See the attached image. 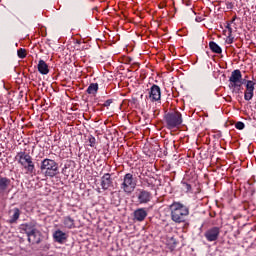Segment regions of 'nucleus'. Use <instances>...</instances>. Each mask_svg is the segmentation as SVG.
Wrapping results in <instances>:
<instances>
[{
  "label": "nucleus",
  "mask_w": 256,
  "mask_h": 256,
  "mask_svg": "<svg viewBox=\"0 0 256 256\" xmlns=\"http://www.w3.org/2000/svg\"><path fill=\"white\" fill-rule=\"evenodd\" d=\"M170 217L171 220L174 223H185L187 221V217H189V206L181 203V202H176L174 201L170 206Z\"/></svg>",
  "instance_id": "f257e3e1"
},
{
  "label": "nucleus",
  "mask_w": 256,
  "mask_h": 256,
  "mask_svg": "<svg viewBox=\"0 0 256 256\" xmlns=\"http://www.w3.org/2000/svg\"><path fill=\"white\" fill-rule=\"evenodd\" d=\"M40 171L45 177H57L59 175V163L53 159L46 158L41 161Z\"/></svg>",
  "instance_id": "f03ea898"
},
{
  "label": "nucleus",
  "mask_w": 256,
  "mask_h": 256,
  "mask_svg": "<svg viewBox=\"0 0 256 256\" xmlns=\"http://www.w3.org/2000/svg\"><path fill=\"white\" fill-rule=\"evenodd\" d=\"M15 159L28 173H35V163L33 162V157L25 151L18 152Z\"/></svg>",
  "instance_id": "7ed1b4c3"
},
{
  "label": "nucleus",
  "mask_w": 256,
  "mask_h": 256,
  "mask_svg": "<svg viewBox=\"0 0 256 256\" xmlns=\"http://www.w3.org/2000/svg\"><path fill=\"white\" fill-rule=\"evenodd\" d=\"M167 129H177L183 123V115L179 111L169 112L164 115Z\"/></svg>",
  "instance_id": "20e7f679"
},
{
  "label": "nucleus",
  "mask_w": 256,
  "mask_h": 256,
  "mask_svg": "<svg viewBox=\"0 0 256 256\" xmlns=\"http://www.w3.org/2000/svg\"><path fill=\"white\" fill-rule=\"evenodd\" d=\"M26 237L28 243H30L31 245H40L41 251H49V249H51V244L43 242V233H41V231L39 230H36L35 232L28 234Z\"/></svg>",
  "instance_id": "39448f33"
},
{
  "label": "nucleus",
  "mask_w": 256,
  "mask_h": 256,
  "mask_svg": "<svg viewBox=\"0 0 256 256\" xmlns=\"http://www.w3.org/2000/svg\"><path fill=\"white\" fill-rule=\"evenodd\" d=\"M120 187L124 193H133L137 187V180L133 178V174L127 173L124 175L123 182Z\"/></svg>",
  "instance_id": "423d86ee"
},
{
  "label": "nucleus",
  "mask_w": 256,
  "mask_h": 256,
  "mask_svg": "<svg viewBox=\"0 0 256 256\" xmlns=\"http://www.w3.org/2000/svg\"><path fill=\"white\" fill-rule=\"evenodd\" d=\"M219 235H221V228L217 226H213L205 231L204 237L209 243H213V241H217L219 239Z\"/></svg>",
  "instance_id": "0eeeda50"
},
{
  "label": "nucleus",
  "mask_w": 256,
  "mask_h": 256,
  "mask_svg": "<svg viewBox=\"0 0 256 256\" xmlns=\"http://www.w3.org/2000/svg\"><path fill=\"white\" fill-rule=\"evenodd\" d=\"M38 227L39 223L37 220H31L20 225V229L25 233L26 236L31 235V233H35V231H39Z\"/></svg>",
  "instance_id": "6e6552de"
},
{
  "label": "nucleus",
  "mask_w": 256,
  "mask_h": 256,
  "mask_svg": "<svg viewBox=\"0 0 256 256\" xmlns=\"http://www.w3.org/2000/svg\"><path fill=\"white\" fill-rule=\"evenodd\" d=\"M149 99L152 103H157L161 101V87L159 85L153 84L149 89Z\"/></svg>",
  "instance_id": "1a4fd4ad"
},
{
  "label": "nucleus",
  "mask_w": 256,
  "mask_h": 256,
  "mask_svg": "<svg viewBox=\"0 0 256 256\" xmlns=\"http://www.w3.org/2000/svg\"><path fill=\"white\" fill-rule=\"evenodd\" d=\"M137 199H138V203L140 205H147V203H149L151 201V199H153V196H152L151 192L141 189V190H139Z\"/></svg>",
  "instance_id": "9d476101"
},
{
  "label": "nucleus",
  "mask_w": 256,
  "mask_h": 256,
  "mask_svg": "<svg viewBox=\"0 0 256 256\" xmlns=\"http://www.w3.org/2000/svg\"><path fill=\"white\" fill-rule=\"evenodd\" d=\"M255 92V82L251 80L246 81V90L244 92L245 101H251Z\"/></svg>",
  "instance_id": "9b49d317"
},
{
  "label": "nucleus",
  "mask_w": 256,
  "mask_h": 256,
  "mask_svg": "<svg viewBox=\"0 0 256 256\" xmlns=\"http://www.w3.org/2000/svg\"><path fill=\"white\" fill-rule=\"evenodd\" d=\"M241 79H243V75L241 74V70L236 69L232 71L231 76L229 78L230 83H233L232 87H240Z\"/></svg>",
  "instance_id": "f8f14e48"
},
{
  "label": "nucleus",
  "mask_w": 256,
  "mask_h": 256,
  "mask_svg": "<svg viewBox=\"0 0 256 256\" xmlns=\"http://www.w3.org/2000/svg\"><path fill=\"white\" fill-rule=\"evenodd\" d=\"M9 220L8 223L10 225H13L19 221V218L21 217V210L17 207L12 208L9 210Z\"/></svg>",
  "instance_id": "ddd939ff"
},
{
  "label": "nucleus",
  "mask_w": 256,
  "mask_h": 256,
  "mask_svg": "<svg viewBox=\"0 0 256 256\" xmlns=\"http://www.w3.org/2000/svg\"><path fill=\"white\" fill-rule=\"evenodd\" d=\"M9 187H11V179L0 176V195L9 193Z\"/></svg>",
  "instance_id": "4468645a"
},
{
  "label": "nucleus",
  "mask_w": 256,
  "mask_h": 256,
  "mask_svg": "<svg viewBox=\"0 0 256 256\" xmlns=\"http://www.w3.org/2000/svg\"><path fill=\"white\" fill-rule=\"evenodd\" d=\"M147 209L145 208H138L134 211V221H138L141 223L142 221H145L147 219Z\"/></svg>",
  "instance_id": "2eb2a0df"
},
{
  "label": "nucleus",
  "mask_w": 256,
  "mask_h": 256,
  "mask_svg": "<svg viewBox=\"0 0 256 256\" xmlns=\"http://www.w3.org/2000/svg\"><path fill=\"white\" fill-rule=\"evenodd\" d=\"M113 185V179L111 178V174L106 173L101 177V187L104 191H107L109 187Z\"/></svg>",
  "instance_id": "dca6fc26"
},
{
  "label": "nucleus",
  "mask_w": 256,
  "mask_h": 256,
  "mask_svg": "<svg viewBox=\"0 0 256 256\" xmlns=\"http://www.w3.org/2000/svg\"><path fill=\"white\" fill-rule=\"evenodd\" d=\"M53 239L56 243H65L67 241V234L61 230H56L53 233Z\"/></svg>",
  "instance_id": "f3484780"
},
{
  "label": "nucleus",
  "mask_w": 256,
  "mask_h": 256,
  "mask_svg": "<svg viewBox=\"0 0 256 256\" xmlns=\"http://www.w3.org/2000/svg\"><path fill=\"white\" fill-rule=\"evenodd\" d=\"M62 223L65 229H75V219L71 216L63 217Z\"/></svg>",
  "instance_id": "a211bd4d"
},
{
  "label": "nucleus",
  "mask_w": 256,
  "mask_h": 256,
  "mask_svg": "<svg viewBox=\"0 0 256 256\" xmlns=\"http://www.w3.org/2000/svg\"><path fill=\"white\" fill-rule=\"evenodd\" d=\"M38 71L41 75H49V65L44 60H39Z\"/></svg>",
  "instance_id": "6ab92c4d"
},
{
  "label": "nucleus",
  "mask_w": 256,
  "mask_h": 256,
  "mask_svg": "<svg viewBox=\"0 0 256 256\" xmlns=\"http://www.w3.org/2000/svg\"><path fill=\"white\" fill-rule=\"evenodd\" d=\"M209 48L212 51V53H216L217 55H221V53H223V49H221V46H219L214 41L209 42Z\"/></svg>",
  "instance_id": "aec40b11"
},
{
  "label": "nucleus",
  "mask_w": 256,
  "mask_h": 256,
  "mask_svg": "<svg viewBox=\"0 0 256 256\" xmlns=\"http://www.w3.org/2000/svg\"><path fill=\"white\" fill-rule=\"evenodd\" d=\"M97 91H99V84L91 83L88 86L86 93H88V95H97Z\"/></svg>",
  "instance_id": "412c9836"
},
{
  "label": "nucleus",
  "mask_w": 256,
  "mask_h": 256,
  "mask_svg": "<svg viewBox=\"0 0 256 256\" xmlns=\"http://www.w3.org/2000/svg\"><path fill=\"white\" fill-rule=\"evenodd\" d=\"M181 185H182V189H183V191H185V193H191V191H192L191 184L182 181Z\"/></svg>",
  "instance_id": "4be33fe9"
},
{
  "label": "nucleus",
  "mask_w": 256,
  "mask_h": 256,
  "mask_svg": "<svg viewBox=\"0 0 256 256\" xmlns=\"http://www.w3.org/2000/svg\"><path fill=\"white\" fill-rule=\"evenodd\" d=\"M17 55L19 59H25V57H27V50H25V48H20L17 50Z\"/></svg>",
  "instance_id": "5701e85b"
},
{
  "label": "nucleus",
  "mask_w": 256,
  "mask_h": 256,
  "mask_svg": "<svg viewBox=\"0 0 256 256\" xmlns=\"http://www.w3.org/2000/svg\"><path fill=\"white\" fill-rule=\"evenodd\" d=\"M89 147H95L97 145V139L93 135L88 136Z\"/></svg>",
  "instance_id": "b1692460"
},
{
  "label": "nucleus",
  "mask_w": 256,
  "mask_h": 256,
  "mask_svg": "<svg viewBox=\"0 0 256 256\" xmlns=\"http://www.w3.org/2000/svg\"><path fill=\"white\" fill-rule=\"evenodd\" d=\"M235 127L239 130V131H243V129H245V123L239 121L236 122Z\"/></svg>",
  "instance_id": "393cba45"
},
{
  "label": "nucleus",
  "mask_w": 256,
  "mask_h": 256,
  "mask_svg": "<svg viewBox=\"0 0 256 256\" xmlns=\"http://www.w3.org/2000/svg\"><path fill=\"white\" fill-rule=\"evenodd\" d=\"M111 103H113V99H108L102 104V107H110Z\"/></svg>",
  "instance_id": "a878e982"
},
{
  "label": "nucleus",
  "mask_w": 256,
  "mask_h": 256,
  "mask_svg": "<svg viewBox=\"0 0 256 256\" xmlns=\"http://www.w3.org/2000/svg\"><path fill=\"white\" fill-rule=\"evenodd\" d=\"M233 37H231V34H228V39H227V43H228V45H231L232 43H233Z\"/></svg>",
  "instance_id": "bb28decb"
},
{
  "label": "nucleus",
  "mask_w": 256,
  "mask_h": 256,
  "mask_svg": "<svg viewBox=\"0 0 256 256\" xmlns=\"http://www.w3.org/2000/svg\"><path fill=\"white\" fill-rule=\"evenodd\" d=\"M226 29H228L229 35H232V33H233V28H231V24H227Z\"/></svg>",
  "instance_id": "cd10ccee"
},
{
  "label": "nucleus",
  "mask_w": 256,
  "mask_h": 256,
  "mask_svg": "<svg viewBox=\"0 0 256 256\" xmlns=\"http://www.w3.org/2000/svg\"><path fill=\"white\" fill-rule=\"evenodd\" d=\"M226 7H227V9H233V3L226 2Z\"/></svg>",
  "instance_id": "c85d7f7f"
},
{
  "label": "nucleus",
  "mask_w": 256,
  "mask_h": 256,
  "mask_svg": "<svg viewBox=\"0 0 256 256\" xmlns=\"http://www.w3.org/2000/svg\"><path fill=\"white\" fill-rule=\"evenodd\" d=\"M145 181V183H147V187H151V183H149V180H144Z\"/></svg>",
  "instance_id": "c756f323"
},
{
  "label": "nucleus",
  "mask_w": 256,
  "mask_h": 256,
  "mask_svg": "<svg viewBox=\"0 0 256 256\" xmlns=\"http://www.w3.org/2000/svg\"><path fill=\"white\" fill-rule=\"evenodd\" d=\"M196 21H198V22L201 21V18H196Z\"/></svg>",
  "instance_id": "7c9ffc66"
},
{
  "label": "nucleus",
  "mask_w": 256,
  "mask_h": 256,
  "mask_svg": "<svg viewBox=\"0 0 256 256\" xmlns=\"http://www.w3.org/2000/svg\"><path fill=\"white\" fill-rule=\"evenodd\" d=\"M240 83H241V84L245 83V80H243V81L240 80Z\"/></svg>",
  "instance_id": "2f4dec72"
}]
</instances>
